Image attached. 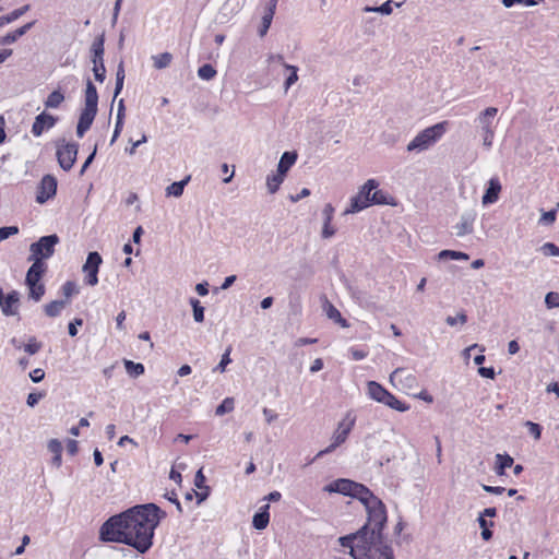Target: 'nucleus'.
<instances>
[{
  "mask_svg": "<svg viewBox=\"0 0 559 559\" xmlns=\"http://www.w3.org/2000/svg\"><path fill=\"white\" fill-rule=\"evenodd\" d=\"M103 260L98 252H90L86 262L83 265V272L86 274L85 283L95 286L98 283V270Z\"/></svg>",
  "mask_w": 559,
  "mask_h": 559,
  "instance_id": "nucleus-14",
  "label": "nucleus"
},
{
  "mask_svg": "<svg viewBox=\"0 0 559 559\" xmlns=\"http://www.w3.org/2000/svg\"><path fill=\"white\" fill-rule=\"evenodd\" d=\"M96 114L97 110L95 109L83 108L76 127V135L79 138H83L85 132L91 128Z\"/></svg>",
  "mask_w": 559,
  "mask_h": 559,
  "instance_id": "nucleus-20",
  "label": "nucleus"
},
{
  "mask_svg": "<svg viewBox=\"0 0 559 559\" xmlns=\"http://www.w3.org/2000/svg\"><path fill=\"white\" fill-rule=\"evenodd\" d=\"M326 492H337L344 496H349L361 501L369 492V489L362 484L353 481L346 478L336 479L323 488Z\"/></svg>",
  "mask_w": 559,
  "mask_h": 559,
  "instance_id": "nucleus-9",
  "label": "nucleus"
},
{
  "mask_svg": "<svg viewBox=\"0 0 559 559\" xmlns=\"http://www.w3.org/2000/svg\"><path fill=\"white\" fill-rule=\"evenodd\" d=\"M297 157L296 152H285L278 162L277 171L286 176L289 168L296 163Z\"/></svg>",
  "mask_w": 559,
  "mask_h": 559,
  "instance_id": "nucleus-25",
  "label": "nucleus"
},
{
  "mask_svg": "<svg viewBox=\"0 0 559 559\" xmlns=\"http://www.w3.org/2000/svg\"><path fill=\"white\" fill-rule=\"evenodd\" d=\"M43 397L41 393H29L26 400V403L29 407H34L39 400Z\"/></svg>",
  "mask_w": 559,
  "mask_h": 559,
  "instance_id": "nucleus-61",
  "label": "nucleus"
},
{
  "mask_svg": "<svg viewBox=\"0 0 559 559\" xmlns=\"http://www.w3.org/2000/svg\"><path fill=\"white\" fill-rule=\"evenodd\" d=\"M497 114L498 108L487 107L486 109L481 110L475 119L476 128L483 140V146L486 150L491 148L493 143Z\"/></svg>",
  "mask_w": 559,
  "mask_h": 559,
  "instance_id": "nucleus-6",
  "label": "nucleus"
},
{
  "mask_svg": "<svg viewBox=\"0 0 559 559\" xmlns=\"http://www.w3.org/2000/svg\"><path fill=\"white\" fill-rule=\"evenodd\" d=\"M475 219L476 213L474 211L464 212L460 216L459 223L454 226L456 236L464 237L472 234L474 230Z\"/></svg>",
  "mask_w": 559,
  "mask_h": 559,
  "instance_id": "nucleus-17",
  "label": "nucleus"
},
{
  "mask_svg": "<svg viewBox=\"0 0 559 559\" xmlns=\"http://www.w3.org/2000/svg\"><path fill=\"white\" fill-rule=\"evenodd\" d=\"M20 309V293L17 290L10 292L7 296L3 295L1 304V311L5 317L19 316Z\"/></svg>",
  "mask_w": 559,
  "mask_h": 559,
  "instance_id": "nucleus-16",
  "label": "nucleus"
},
{
  "mask_svg": "<svg viewBox=\"0 0 559 559\" xmlns=\"http://www.w3.org/2000/svg\"><path fill=\"white\" fill-rule=\"evenodd\" d=\"M467 322V316L464 311L459 312L455 317L448 316L445 318V323L450 326H455L456 324L464 325Z\"/></svg>",
  "mask_w": 559,
  "mask_h": 559,
  "instance_id": "nucleus-43",
  "label": "nucleus"
},
{
  "mask_svg": "<svg viewBox=\"0 0 559 559\" xmlns=\"http://www.w3.org/2000/svg\"><path fill=\"white\" fill-rule=\"evenodd\" d=\"M33 382L38 383L45 378V371L41 368H36L29 373Z\"/></svg>",
  "mask_w": 559,
  "mask_h": 559,
  "instance_id": "nucleus-58",
  "label": "nucleus"
},
{
  "mask_svg": "<svg viewBox=\"0 0 559 559\" xmlns=\"http://www.w3.org/2000/svg\"><path fill=\"white\" fill-rule=\"evenodd\" d=\"M235 407V401L233 397H226L223 400V402L216 407L215 414L217 416H223L227 413H230L234 411Z\"/></svg>",
  "mask_w": 559,
  "mask_h": 559,
  "instance_id": "nucleus-37",
  "label": "nucleus"
},
{
  "mask_svg": "<svg viewBox=\"0 0 559 559\" xmlns=\"http://www.w3.org/2000/svg\"><path fill=\"white\" fill-rule=\"evenodd\" d=\"M272 20H273V15H271V13L264 12V14L262 16V23H261V26L259 29V34L261 37H263L267 33V31L271 26Z\"/></svg>",
  "mask_w": 559,
  "mask_h": 559,
  "instance_id": "nucleus-46",
  "label": "nucleus"
},
{
  "mask_svg": "<svg viewBox=\"0 0 559 559\" xmlns=\"http://www.w3.org/2000/svg\"><path fill=\"white\" fill-rule=\"evenodd\" d=\"M556 210L543 212L538 223L542 225H552L556 221Z\"/></svg>",
  "mask_w": 559,
  "mask_h": 559,
  "instance_id": "nucleus-47",
  "label": "nucleus"
},
{
  "mask_svg": "<svg viewBox=\"0 0 559 559\" xmlns=\"http://www.w3.org/2000/svg\"><path fill=\"white\" fill-rule=\"evenodd\" d=\"M285 177V175L281 174L277 170L275 174L269 175L266 178V187L269 192L275 193L278 190L282 182L284 181Z\"/></svg>",
  "mask_w": 559,
  "mask_h": 559,
  "instance_id": "nucleus-29",
  "label": "nucleus"
},
{
  "mask_svg": "<svg viewBox=\"0 0 559 559\" xmlns=\"http://www.w3.org/2000/svg\"><path fill=\"white\" fill-rule=\"evenodd\" d=\"M57 191V180L55 177L50 175H46L43 177L40 185L38 187V192L36 195V201L40 204L45 203L47 200L52 198Z\"/></svg>",
  "mask_w": 559,
  "mask_h": 559,
  "instance_id": "nucleus-15",
  "label": "nucleus"
},
{
  "mask_svg": "<svg viewBox=\"0 0 559 559\" xmlns=\"http://www.w3.org/2000/svg\"><path fill=\"white\" fill-rule=\"evenodd\" d=\"M378 182L374 179H369L360 188L359 192L350 199L349 206L345 210L344 214H353L362 211L371 203L374 204H389L386 195L376 190Z\"/></svg>",
  "mask_w": 559,
  "mask_h": 559,
  "instance_id": "nucleus-3",
  "label": "nucleus"
},
{
  "mask_svg": "<svg viewBox=\"0 0 559 559\" xmlns=\"http://www.w3.org/2000/svg\"><path fill=\"white\" fill-rule=\"evenodd\" d=\"M17 233H19V228L16 226L1 227L0 228V242Z\"/></svg>",
  "mask_w": 559,
  "mask_h": 559,
  "instance_id": "nucleus-52",
  "label": "nucleus"
},
{
  "mask_svg": "<svg viewBox=\"0 0 559 559\" xmlns=\"http://www.w3.org/2000/svg\"><path fill=\"white\" fill-rule=\"evenodd\" d=\"M47 448L53 455L61 454L62 452V444L57 439L49 440Z\"/></svg>",
  "mask_w": 559,
  "mask_h": 559,
  "instance_id": "nucleus-56",
  "label": "nucleus"
},
{
  "mask_svg": "<svg viewBox=\"0 0 559 559\" xmlns=\"http://www.w3.org/2000/svg\"><path fill=\"white\" fill-rule=\"evenodd\" d=\"M356 417L352 412L346 413L344 418L338 423L332 436L331 444L317 453L316 457H321L328 453L333 452L337 447L342 445L348 438L352 429L355 426Z\"/></svg>",
  "mask_w": 559,
  "mask_h": 559,
  "instance_id": "nucleus-8",
  "label": "nucleus"
},
{
  "mask_svg": "<svg viewBox=\"0 0 559 559\" xmlns=\"http://www.w3.org/2000/svg\"><path fill=\"white\" fill-rule=\"evenodd\" d=\"M269 504L261 508L260 512L255 513L252 519V525L257 530H264L270 522Z\"/></svg>",
  "mask_w": 559,
  "mask_h": 559,
  "instance_id": "nucleus-26",
  "label": "nucleus"
},
{
  "mask_svg": "<svg viewBox=\"0 0 559 559\" xmlns=\"http://www.w3.org/2000/svg\"><path fill=\"white\" fill-rule=\"evenodd\" d=\"M367 394L370 399L378 403H382L392 409L399 412H406L409 406L397 400L392 393L385 390L381 384L376 381H369L367 383Z\"/></svg>",
  "mask_w": 559,
  "mask_h": 559,
  "instance_id": "nucleus-7",
  "label": "nucleus"
},
{
  "mask_svg": "<svg viewBox=\"0 0 559 559\" xmlns=\"http://www.w3.org/2000/svg\"><path fill=\"white\" fill-rule=\"evenodd\" d=\"M262 413L267 424H271L274 420H276L278 416L274 411L266 407L263 408Z\"/></svg>",
  "mask_w": 559,
  "mask_h": 559,
  "instance_id": "nucleus-60",
  "label": "nucleus"
},
{
  "mask_svg": "<svg viewBox=\"0 0 559 559\" xmlns=\"http://www.w3.org/2000/svg\"><path fill=\"white\" fill-rule=\"evenodd\" d=\"M154 68L160 70L170 66L173 61V55L169 52H163L152 57Z\"/></svg>",
  "mask_w": 559,
  "mask_h": 559,
  "instance_id": "nucleus-33",
  "label": "nucleus"
},
{
  "mask_svg": "<svg viewBox=\"0 0 559 559\" xmlns=\"http://www.w3.org/2000/svg\"><path fill=\"white\" fill-rule=\"evenodd\" d=\"M501 191V183L498 178H491L488 182V188L486 189L481 203L484 205L492 204L498 201L499 193Z\"/></svg>",
  "mask_w": 559,
  "mask_h": 559,
  "instance_id": "nucleus-21",
  "label": "nucleus"
},
{
  "mask_svg": "<svg viewBox=\"0 0 559 559\" xmlns=\"http://www.w3.org/2000/svg\"><path fill=\"white\" fill-rule=\"evenodd\" d=\"M66 306L67 301L64 300H53L45 306V312L48 317L55 318L60 314Z\"/></svg>",
  "mask_w": 559,
  "mask_h": 559,
  "instance_id": "nucleus-30",
  "label": "nucleus"
},
{
  "mask_svg": "<svg viewBox=\"0 0 559 559\" xmlns=\"http://www.w3.org/2000/svg\"><path fill=\"white\" fill-rule=\"evenodd\" d=\"M204 483H205V476L203 475L202 469H199L194 477V485L199 489H202L204 487Z\"/></svg>",
  "mask_w": 559,
  "mask_h": 559,
  "instance_id": "nucleus-62",
  "label": "nucleus"
},
{
  "mask_svg": "<svg viewBox=\"0 0 559 559\" xmlns=\"http://www.w3.org/2000/svg\"><path fill=\"white\" fill-rule=\"evenodd\" d=\"M449 122L441 121L420 131L408 144V152H423L437 143L447 132Z\"/></svg>",
  "mask_w": 559,
  "mask_h": 559,
  "instance_id": "nucleus-4",
  "label": "nucleus"
},
{
  "mask_svg": "<svg viewBox=\"0 0 559 559\" xmlns=\"http://www.w3.org/2000/svg\"><path fill=\"white\" fill-rule=\"evenodd\" d=\"M93 72L95 80L103 83L106 78V68L104 64V36L96 38L91 47Z\"/></svg>",
  "mask_w": 559,
  "mask_h": 559,
  "instance_id": "nucleus-11",
  "label": "nucleus"
},
{
  "mask_svg": "<svg viewBox=\"0 0 559 559\" xmlns=\"http://www.w3.org/2000/svg\"><path fill=\"white\" fill-rule=\"evenodd\" d=\"M29 10V5L25 4L19 9L13 10L11 13L5 15L8 23H12L20 19L23 14H25Z\"/></svg>",
  "mask_w": 559,
  "mask_h": 559,
  "instance_id": "nucleus-45",
  "label": "nucleus"
},
{
  "mask_svg": "<svg viewBox=\"0 0 559 559\" xmlns=\"http://www.w3.org/2000/svg\"><path fill=\"white\" fill-rule=\"evenodd\" d=\"M47 270V265L44 261H38L36 259V263L33 262L31 267L27 270L25 283L27 286H34L35 284H40L41 276Z\"/></svg>",
  "mask_w": 559,
  "mask_h": 559,
  "instance_id": "nucleus-19",
  "label": "nucleus"
},
{
  "mask_svg": "<svg viewBox=\"0 0 559 559\" xmlns=\"http://www.w3.org/2000/svg\"><path fill=\"white\" fill-rule=\"evenodd\" d=\"M513 464V459L509 454H497L496 455V466L495 472L497 475H504L506 468L511 467Z\"/></svg>",
  "mask_w": 559,
  "mask_h": 559,
  "instance_id": "nucleus-27",
  "label": "nucleus"
},
{
  "mask_svg": "<svg viewBox=\"0 0 559 559\" xmlns=\"http://www.w3.org/2000/svg\"><path fill=\"white\" fill-rule=\"evenodd\" d=\"M216 73V70L211 64H203L198 70L199 78L206 81L214 79Z\"/></svg>",
  "mask_w": 559,
  "mask_h": 559,
  "instance_id": "nucleus-41",
  "label": "nucleus"
},
{
  "mask_svg": "<svg viewBox=\"0 0 559 559\" xmlns=\"http://www.w3.org/2000/svg\"><path fill=\"white\" fill-rule=\"evenodd\" d=\"M325 313L329 319L340 323L343 328H347L348 324L341 316V312L330 302L324 306Z\"/></svg>",
  "mask_w": 559,
  "mask_h": 559,
  "instance_id": "nucleus-32",
  "label": "nucleus"
},
{
  "mask_svg": "<svg viewBox=\"0 0 559 559\" xmlns=\"http://www.w3.org/2000/svg\"><path fill=\"white\" fill-rule=\"evenodd\" d=\"M284 69L288 72V75L284 82V91L287 93L290 86L298 81V68L292 64H284Z\"/></svg>",
  "mask_w": 559,
  "mask_h": 559,
  "instance_id": "nucleus-34",
  "label": "nucleus"
},
{
  "mask_svg": "<svg viewBox=\"0 0 559 559\" xmlns=\"http://www.w3.org/2000/svg\"><path fill=\"white\" fill-rule=\"evenodd\" d=\"M190 180V176L186 177L180 181L173 182L170 186L166 188L167 197L180 198L183 193L185 187L188 185Z\"/></svg>",
  "mask_w": 559,
  "mask_h": 559,
  "instance_id": "nucleus-28",
  "label": "nucleus"
},
{
  "mask_svg": "<svg viewBox=\"0 0 559 559\" xmlns=\"http://www.w3.org/2000/svg\"><path fill=\"white\" fill-rule=\"evenodd\" d=\"M41 348V344L35 337H31L28 343L24 346V350L29 355H35Z\"/></svg>",
  "mask_w": 559,
  "mask_h": 559,
  "instance_id": "nucleus-48",
  "label": "nucleus"
},
{
  "mask_svg": "<svg viewBox=\"0 0 559 559\" xmlns=\"http://www.w3.org/2000/svg\"><path fill=\"white\" fill-rule=\"evenodd\" d=\"M545 305L548 309L559 308V293L550 292L545 296Z\"/></svg>",
  "mask_w": 559,
  "mask_h": 559,
  "instance_id": "nucleus-44",
  "label": "nucleus"
},
{
  "mask_svg": "<svg viewBox=\"0 0 559 559\" xmlns=\"http://www.w3.org/2000/svg\"><path fill=\"white\" fill-rule=\"evenodd\" d=\"M478 373L483 378L487 379H493L495 378V370L491 367H479Z\"/></svg>",
  "mask_w": 559,
  "mask_h": 559,
  "instance_id": "nucleus-59",
  "label": "nucleus"
},
{
  "mask_svg": "<svg viewBox=\"0 0 559 559\" xmlns=\"http://www.w3.org/2000/svg\"><path fill=\"white\" fill-rule=\"evenodd\" d=\"M389 380L393 386L405 393H411L418 386L416 377L404 368H396Z\"/></svg>",
  "mask_w": 559,
  "mask_h": 559,
  "instance_id": "nucleus-12",
  "label": "nucleus"
},
{
  "mask_svg": "<svg viewBox=\"0 0 559 559\" xmlns=\"http://www.w3.org/2000/svg\"><path fill=\"white\" fill-rule=\"evenodd\" d=\"M164 515L154 503L135 506L107 520L100 527V538L127 544L144 554L152 547L154 531Z\"/></svg>",
  "mask_w": 559,
  "mask_h": 559,
  "instance_id": "nucleus-1",
  "label": "nucleus"
},
{
  "mask_svg": "<svg viewBox=\"0 0 559 559\" xmlns=\"http://www.w3.org/2000/svg\"><path fill=\"white\" fill-rule=\"evenodd\" d=\"M308 195H310V190L307 188H304V189H301V191L298 194L290 195V200H292V202L296 203Z\"/></svg>",
  "mask_w": 559,
  "mask_h": 559,
  "instance_id": "nucleus-63",
  "label": "nucleus"
},
{
  "mask_svg": "<svg viewBox=\"0 0 559 559\" xmlns=\"http://www.w3.org/2000/svg\"><path fill=\"white\" fill-rule=\"evenodd\" d=\"M123 365L128 374L132 378H138L144 373V366L140 362H134L132 360L124 359Z\"/></svg>",
  "mask_w": 559,
  "mask_h": 559,
  "instance_id": "nucleus-31",
  "label": "nucleus"
},
{
  "mask_svg": "<svg viewBox=\"0 0 559 559\" xmlns=\"http://www.w3.org/2000/svg\"><path fill=\"white\" fill-rule=\"evenodd\" d=\"M504 8H511L514 4H521L525 7H533L536 4L534 0H501Z\"/></svg>",
  "mask_w": 559,
  "mask_h": 559,
  "instance_id": "nucleus-51",
  "label": "nucleus"
},
{
  "mask_svg": "<svg viewBox=\"0 0 559 559\" xmlns=\"http://www.w3.org/2000/svg\"><path fill=\"white\" fill-rule=\"evenodd\" d=\"M333 214H334V207L332 206V204H330V203L325 204L322 210V215H323L324 221H323L322 233H321L322 238H324V239H329V238L333 237L336 233L335 228L331 226Z\"/></svg>",
  "mask_w": 559,
  "mask_h": 559,
  "instance_id": "nucleus-22",
  "label": "nucleus"
},
{
  "mask_svg": "<svg viewBox=\"0 0 559 559\" xmlns=\"http://www.w3.org/2000/svg\"><path fill=\"white\" fill-rule=\"evenodd\" d=\"M79 146L75 143H66L58 147L57 158L63 170H70L76 160Z\"/></svg>",
  "mask_w": 559,
  "mask_h": 559,
  "instance_id": "nucleus-13",
  "label": "nucleus"
},
{
  "mask_svg": "<svg viewBox=\"0 0 559 559\" xmlns=\"http://www.w3.org/2000/svg\"><path fill=\"white\" fill-rule=\"evenodd\" d=\"M381 533L364 526L356 534L340 537L338 542L344 548H349L354 559H381L382 554L392 551L383 544Z\"/></svg>",
  "mask_w": 559,
  "mask_h": 559,
  "instance_id": "nucleus-2",
  "label": "nucleus"
},
{
  "mask_svg": "<svg viewBox=\"0 0 559 559\" xmlns=\"http://www.w3.org/2000/svg\"><path fill=\"white\" fill-rule=\"evenodd\" d=\"M229 355L230 348H227L226 352L223 354L222 359L219 364L216 366L215 370H218L221 372H224L226 370V366L231 362Z\"/></svg>",
  "mask_w": 559,
  "mask_h": 559,
  "instance_id": "nucleus-53",
  "label": "nucleus"
},
{
  "mask_svg": "<svg viewBox=\"0 0 559 559\" xmlns=\"http://www.w3.org/2000/svg\"><path fill=\"white\" fill-rule=\"evenodd\" d=\"M63 295L69 298L74 294H78V287L73 282H66L62 286Z\"/></svg>",
  "mask_w": 559,
  "mask_h": 559,
  "instance_id": "nucleus-54",
  "label": "nucleus"
},
{
  "mask_svg": "<svg viewBox=\"0 0 559 559\" xmlns=\"http://www.w3.org/2000/svg\"><path fill=\"white\" fill-rule=\"evenodd\" d=\"M393 4L396 7V8H400L402 5L401 2H393V0H388L385 2H383L381 5H380V14H383V15H390L393 11Z\"/></svg>",
  "mask_w": 559,
  "mask_h": 559,
  "instance_id": "nucleus-50",
  "label": "nucleus"
},
{
  "mask_svg": "<svg viewBox=\"0 0 559 559\" xmlns=\"http://www.w3.org/2000/svg\"><path fill=\"white\" fill-rule=\"evenodd\" d=\"M525 426L528 428L530 433L538 440L540 438L542 428L538 424H535L533 421H526Z\"/></svg>",
  "mask_w": 559,
  "mask_h": 559,
  "instance_id": "nucleus-55",
  "label": "nucleus"
},
{
  "mask_svg": "<svg viewBox=\"0 0 559 559\" xmlns=\"http://www.w3.org/2000/svg\"><path fill=\"white\" fill-rule=\"evenodd\" d=\"M98 94L95 85L91 80L86 82L84 108L97 110Z\"/></svg>",
  "mask_w": 559,
  "mask_h": 559,
  "instance_id": "nucleus-23",
  "label": "nucleus"
},
{
  "mask_svg": "<svg viewBox=\"0 0 559 559\" xmlns=\"http://www.w3.org/2000/svg\"><path fill=\"white\" fill-rule=\"evenodd\" d=\"M59 243V237L57 235H48L40 237L38 241L33 242L29 246L28 261L35 262L44 261L49 259L55 253V247Z\"/></svg>",
  "mask_w": 559,
  "mask_h": 559,
  "instance_id": "nucleus-10",
  "label": "nucleus"
},
{
  "mask_svg": "<svg viewBox=\"0 0 559 559\" xmlns=\"http://www.w3.org/2000/svg\"><path fill=\"white\" fill-rule=\"evenodd\" d=\"M190 305L193 310V319L195 322H203L204 321V307L201 306V302L195 299H190Z\"/></svg>",
  "mask_w": 559,
  "mask_h": 559,
  "instance_id": "nucleus-39",
  "label": "nucleus"
},
{
  "mask_svg": "<svg viewBox=\"0 0 559 559\" xmlns=\"http://www.w3.org/2000/svg\"><path fill=\"white\" fill-rule=\"evenodd\" d=\"M64 100V96L60 91H53L45 100L46 108H58Z\"/></svg>",
  "mask_w": 559,
  "mask_h": 559,
  "instance_id": "nucleus-36",
  "label": "nucleus"
},
{
  "mask_svg": "<svg viewBox=\"0 0 559 559\" xmlns=\"http://www.w3.org/2000/svg\"><path fill=\"white\" fill-rule=\"evenodd\" d=\"M483 489L486 492L493 493V495H500L506 490L503 487H499V486L493 487V486H488V485H483Z\"/></svg>",
  "mask_w": 559,
  "mask_h": 559,
  "instance_id": "nucleus-64",
  "label": "nucleus"
},
{
  "mask_svg": "<svg viewBox=\"0 0 559 559\" xmlns=\"http://www.w3.org/2000/svg\"><path fill=\"white\" fill-rule=\"evenodd\" d=\"M438 259L439 260L452 259V260H464V261H467L469 259V255L467 253L461 252V251L442 250V251L439 252Z\"/></svg>",
  "mask_w": 559,
  "mask_h": 559,
  "instance_id": "nucleus-35",
  "label": "nucleus"
},
{
  "mask_svg": "<svg viewBox=\"0 0 559 559\" xmlns=\"http://www.w3.org/2000/svg\"><path fill=\"white\" fill-rule=\"evenodd\" d=\"M540 251L548 257L558 255L559 248L552 242H546L540 247Z\"/></svg>",
  "mask_w": 559,
  "mask_h": 559,
  "instance_id": "nucleus-49",
  "label": "nucleus"
},
{
  "mask_svg": "<svg viewBox=\"0 0 559 559\" xmlns=\"http://www.w3.org/2000/svg\"><path fill=\"white\" fill-rule=\"evenodd\" d=\"M477 521L481 528L483 539L489 540L492 537V532L489 530V526H493V522H488L486 519L483 518V515H479Z\"/></svg>",
  "mask_w": 559,
  "mask_h": 559,
  "instance_id": "nucleus-40",
  "label": "nucleus"
},
{
  "mask_svg": "<svg viewBox=\"0 0 559 559\" xmlns=\"http://www.w3.org/2000/svg\"><path fill=\"white\" fill-rule=\"evenodd\" d=\"M124 76H126L124 67H123V63L120 62L117 68V72H116V87H115L114 98H116L122 91Z\"/></svg>",
  "mask_w": 559,
  "mask_h": 559,
  "instance_id": "nucleus-38",
  "label": "nucleus"
},
{
  "mask_svg": "<svg viewBox=\"0 0 559 559\" xmlns=\"http://www.w3.org/2000/svg\"><path fill=\"white\" fill-rule=\"evenodd\" d=\"M57 119L46 112L39 114L32 126V133L35 136H40L46 129H50L55 126Z\"/></svg>",
  "mask_w": 559,
  "mask_h": 559,
  "instance_id": "nucleus-18",
  "label": "nucleus"
},
{
  "mask_svg": "<svg viewBox=\"0 0 559 559\" xmlns=\"http://www.w3.org/2000/svg\"><path fill=\"white\" fill-rule=\"evenodd\" d=\"M28 287V296L31 299L35 301H39L41 297L45 294V286L43 283L35 284L34 286H27Z\"/></svg>",
  "mask_w": 559,
  "mask_h": 559,
  "instance_id": "nucleus-42",
  "label": "nucleus"
},
{
  "mask_svg": "<svg viewBox=\"0 0 559 559\" xmlns=\"http://www.w3.org/2000/svg\"><path fill=\"white\" fill-rule=\"evenodd\" d=\"M83 324V320L80 318H75L72 322L69 323V334L70 336H75L78 334V326Z\"/></svg>",
  "mask_w": 559,
  "mask_h": 559,
  "instance_id": "nucleus-57",
  "label": "nucleus"
},
{
  "mask_svg": "<svg viewBox=\"0 0 559 559\" xmlns=\"http://www.w3.org/2000/svg\"><path fill=\"white\" fill-rule=\"evenodd\" d=\"M35 22H29L20 28L15 29L14 32L8 33L7 35L0 37V46L1 45H10L17 40V38L22 37L24 34L29 31Z\"/></svg>",
  "mask_w": 559,
  "mask_h": 559,
  "instance_id": "nucleus-24",
  "label": "nucleus"
},
{
  "mask_svg": "<svg viewBox=\"0 0 559 559\" xmlns=\"http://www.w3.org/2000/svg\"><path fill=\"white\" fill-rule=\"evenodd\" d=\"M368 514V523L365 526L382 532L386 523V510L384 503L370 490L360 501Z\"/></svg>",
  "mask_w": 559,
  "mask_h": 559,
  "instance_id": "nucleus-5",
  "label": "nucleus"
}]
</instances>
